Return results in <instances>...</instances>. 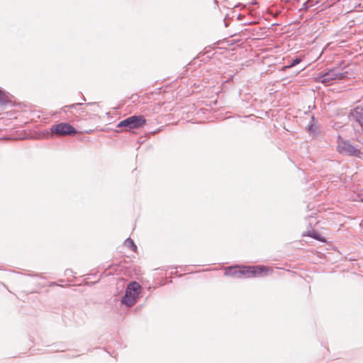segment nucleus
I'll return each instance as SVG.
<instances>
[{"mask_svg": "<svg viewBox=\"0 0 363 363\" xmlns=\"http://www.w3.org/2000/svg\"><path fill=\"white\" fill-rule=\"evenodd\" d=\"M50 132L57 135H73L77 133V130L69 123L62 122L52 125Z\"/></svg>", "mask_w": 363, "mask_h": 363, "instance_id": "obj_6", "label": "nucleus"}, {"mask_svg": "<svg viewBox=\"0 0 363 363\" xmlns=\"http://www.w3.org/2000/svg\"><path fill=\"white\" fill-rule=\"evenodd\" d=\"M227 18H228V15H226L225 18L223 20V21H224V23H225V27H228V22H227Z\"/></svg>", "mask_w": 363, "mask_h": 363, "instance_id": "obj_15", "label": "nucleus"}, {"mask_svg": "<svg viewBox=\"0 0 363 363\" xmlns=\"http://www.w3.org/2000/svg\"><path fill=\"white\" fill-rule=\"evenodd\" d=\"M307 130L308 131L309 135H311L313 138H316L319 135L318 128L317 127L316 125L312 123L308 124Z\"/></svg>", "mask_w": 363, "mask_h": 363, "instance_id": "obj_8", "label": "nucleus"}, {"mask_svg": "<svg viewBox=\"0 0 363 363\" xmlns=\"http://www.w3.org/2000/svg\"><path fill=\"white\" fill-rule=\"evenodd\" d=\"M233 77H234V76H231V78H230V79H229V80H230V81H233Z\"/></svg>", "mask_w": 363, "mask_h": 363, "instance_id": "obj_21", "label": "nucleus"}, {"mask_svg": "<svg viewBox=\"0 0 363 363\" xmlns=\"http://www.w3.org/2000/svg\"><path fill=\"white\" fill-rule=\"evenodd\" d=\"M337 151L342 155L361 157L362 155L361 150L357 147L354 146L349 140L340 141L337 145Z\"/></svg>", "mask_w": 363, "mask_h": 363, "instance_id": "obj_4", "label": "nucleus"}, {"mask_svg": "<svg viewBox=\"0 0 363 363\" xmlns=\"http://www.w3.org/2000/svg\"><path fill=\"white\" fill-rule=\"evenodd\" d=\"M79 111H80L82 113L85 112L84 109V108H80L79 109Z\"/></svg>", "mask_w": 363, "mask_h": 363, "instance_id": "obj_20", "label": "nucleus"}, {"mask_svg": "<svg viewBox=\"0 0 363 363\" xmlns=\"http://www.w3.org/2000/svg\"><path fill=\"white\" fill-rule=\"evenodd\" d=\"M303 236H310L313 238H314L316 240L320 241V242H325V240L324 238H323L318 233L315 231H308L307 233H303Z\"/></svg>", "mask_w": 363, "mask_h": 363, "instance_id": "obj_10", "label": "nucleus"}, {"mask_svg": "<svg viewBox=\"0 0 363 363\" xmlns=\"http://www.w3.org/2000/svg\"><path fill=\"white\" fill-rule=\"evenodd\" d=\"M250 4H252V5H255V4H257V1H252L250 2Z\"/></svg>", "mask_w": 363, "mask_h": 363, "instance_id": "obj_19", "label": "nucleus"}, {"mask_svg": "<svg viewBox=\"0 0 363 363\" xmlns=\"http://www.w3.org/2000/svg\"><path fill=\"white\" fill-rule=\"evenodd\" d=\"M157 89L158 91H162V87H159V88H157Z\"/></svg>", "mask_w": 363, "mask_h": 363, "instance_id": "obj_22", "label": "nucleus"}, {"mask_svg": "<svg viewBox=\"0 0 363 363\" xmlns=\"http://www.w3.org/2000/svg\"><path fill=\"white\" fill-rule=\"evenodd\" d=\"M303 68H304V67H300V68H298V69H296V70L293 72V74H295V75L298 74L301 70H303Z\"/></svg>", "mask_w": 363, "mask_h": 363, "instance_id": "obj_14", "label": "nucleus"}, {"mask_svg": "<svg viewBox=\"0 0 363 363\" xmlns=\"http://www.w3.org/2000/svg\"><path fill=\"white\" fill-rule=\"evenodd\" d=\"M301 62H302V58L301 57H296L295 58H293L291 60H290V62H289V64L287 65L284 66L283 69H286L294 68L296 65L300 64Z\"/></svg>", "mask_w": 363, "mask_h": 363, "instance_id": "obj_9", "label": "nucleus"}, {"mask_svg": "<svg viewBox=\"0 0 363 363\" xmlns=\"http://www.w3.org/2000/svg\"><path fill=\"white\" fill-rule=\"evenodd\" d=\"M306 3H304L303 4V7H305V9H307V6H306Z\"/></svg>", "mask_w": 363, "mask_h": 363, "instance_id": "obj_24", "label": "nucleus"}, {"mask_svg": "<svg viewBox=\"0 0 363 363\" xmlns=\"http://www.w3.org/2000/svg\"><path fill=\"white\" fill-rule=\"evenodd\" d=\"M0 91H5V90L0 87Z\"/></svg>", "mask_w": 363, "mask_h": 363, "instance_id": "obj_28", "label": "nucleus"}, {"mask_svg": "<svg viewBox=\"0 0 363 363\" xmlns=\"http://www.w3.org/2000/svg\"><path fill=\"white\" fill-rule=\"evenodd\" d=\"M306 3H304L303 4V7H305V9H307V6H306Z\"/></svg>", "mask_w": 363, "mask_h": 363, "instance_id": "obj_23", "label": "nucleus"}, {"mask_svg": "<svg viewBox=\"0 0 363 363\" xmlns=\"http://www.w3.org/2000/svg\"><path fill=\"white\" fill-rule=\"evenodd\" d=\"M82 105V103H74L70 105L65 106L62 109L64 112H67L68 108H76L77 107L81 106Z\"/></svg>", "mask_w": 363, "mask_h": 363, "instance_id": "obj_13", "label": "nucleus"}, {"mask_svg": "<svg viewBox=\"0 0 363 363\" xmlns=\"http://www.w3.org/2000/svg\"><path fill=\"white\" fill-rule=\"evenodd\" d=\"M146 120L143 116H132L121 121L117 125L118 128H127L128 129H135L140 128L145 124Z\"/></svg>", "mask_w": 363, "mask_h": 363, "instance_id": "obj_5", "label": "nucleus"}, {"mask_svg": "<svg viewBox=\"0 0 363 363\" xmlns=\"http://www.w3.org/2000/svg\"><path fill=\"white\" fill-rule=\"evenodd\" d=\"M138 95H137V94H135V95H134V94H133V95L131 96V99L133 100V101H135V100L136 99H138Z\"/></svg>", "mask_w": 363, "mask_h": 363, "instance_id": "obj_18", "label": "nucleus"}, {"mask_svg": "<svg viewBox=\"0 0 363 363\" xmlns=\"http://www.w3.org/2000/svg\"><path fill=\"white\" fill-rule=\"evenodd\" d=\"M311 119H312V121H314V120H315V117H314V116H312Z\"/></svg>", "mask_w": 363, "mask_h": 363, "instance_id": "obj_25", "label": "nucleus"}, {"mask_svg": "<svg viewBox=\"0 0 363 363\" xmlns=\"http://www.w3.org/2000/svg\"><path fill=\"white\" fill-rule=\"evenodd\" d=\"M140 290L141 286L137 281H131L127 286L125 294L122 297L121 301V303L128 307H131L134 306L138 301Z\"/></svg>", "mask_w": 363, "mask_h": 363, "instance_id": "obj_2", "label": "nucleus"}, {"mask_svg": "<svg viewBox=\"0 0 363 363\" xmlns=\"http://www.w3.org/2000/svg\"><path fill=\"white\" fill-rule=\"evenodd\" d=\"M327 91H334V90L332 89H328Z\"/></svg>", "mask_w": 363, "mask_h": 363, "instance_id": "obj_26", "label": "nucleus"}, {"mask_svg": "<svg viewBox=\"0 0 363 363\" xmlns=\"http://www.w3.org/2000/svg\"><path fill=\"white\" fill-rule=\"evenodd\" d=\"M228 83V80H226L223 84V88L222 89H226L227 88V86H226V84Z\"/></svg>", "mask_w": 363, "mask_h": 363, "instance_id": "obj_16", "label": "nucleus"}, {"mask_svg": "<svg viewBox=\"0 0 363 363\" xmlns=\"http://www.w3.org/2000/svg\"><path fill=\"white\" fill-rule=\"evenodd\" d=\"M240 17H241V14H239L238 18H240Z\"/></svg>", "mask_w": 363, "mask_h": 363, "instance_id": "obj_27", "label": "nucleus"}, {"mask_svg": "<svg viewBox=\"0 0 363 363\" xmlns=\"http://www.w3.org/2000/svg\"><path fill=\"white\" fill-rule=\"evenodd\" d=\"M347 74V72H342L340 71L339 67H335L330 69L328 72L320 73L317 77V79L328 86L333 84V80L342 79Z\"/></svg>", "mask_w": 363, "mask_h": 363, "instance_id": "obj_3", "label": "nucleus"}, {"mask_svg": "<svg viewBox=\"0 0 363 363\" xmlns=\"http://www.w3.org/2000/svg\"><path fill=\"white\" fill-rule=\"evenodd\" d=\"M348 118L357 122L361 127H363V108L357 106L350 110Z\"/></svg>", "mask_w": 363, "mask_h": 363, "instance_id": "obj_7", "label": "nucleus"}, {"mask_svg": "<svg viewBox=\"0 0 363 363\" xmlns=\"http://www.w3.org/2000/svg\"><path fill=\"white\" fill-rule=\"evenodd\" d=\"M125 245L131 249L133 251L135 252L137 250V246L134 243L133 240L128 238L125 240Z\"/></svg>", "mask_w": 363, "mask_h": 363, "instance_id": "obj_12", "label": "nucleus"}, {"mask_svg": "<svg viewBox=\"0 0 363 363\" xmlns=\"http://www.w3.org/2000/svg\"><path fill=\"white\" fill-rule=\"evenodd\" d=\"M11 103V101L6 94V92H0V106H5Z\"/></svg>", "mask_w": 363, "mask_h": 363, "instance_id": "obj_11", "label": "nucleus"}, {"mask_svg": "<svg viewBox=\"0 0 363 363\" xmlns=\"http://www.w3.org/2000/svg\"><path fill=\"white\" fill-rule=\"evenodd\" d=\"M86 106H98L96 102L87 103Z\"/></svg>", "mask_w": 363, "mask_h": 363, "instance_id": "obj_17", "label": "nucleus"}, {"mask_svg": "<svg viewBox=\"0 0 363 363\" xmlns=\"http://www.w3.org/2000/svg\"><path fill=\"white\" fill-rule=\"evenodd\" d=\"M268 270L267 267L260 265L242 267L241 269L230 267L225 270V275L237 278L262 277L267 274Z\"/></svg>", "mask_w": 363, "mask_h": 363, "instance_id": "obj_1", "label": "nucleus"}]
</instances>
